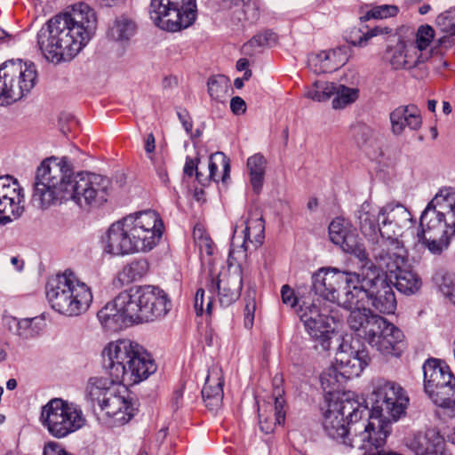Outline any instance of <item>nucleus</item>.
Here are the masks:
<instances>
[{"mask_svg": "<svg viewBox=\"0 0 455 455\" xmlns=\"http://www.w3.org/2000/svg\"><path fill=\"white\" fill-rule=\"evenodd\" d=\"M11 262L16 267V269L21 270L23 268L24 262L17 257H12Z\"/></svg>", "mask_w": 455, "mask_h": 455, "instance_id": "64", "label": "nucleus"}, {"mask_svg": "<svg viewBox=\"0 0 455 455\" xmlns=\"http://www.w3.org/2000/svg\"><path fill=\"white\" fill-rule=\"evenodd\" d=\"M96 27L93 9L79 3L47 21L37 33V44L48 61H68L90 41Z\"/></svg>", "mask_w": 455, "mask_h": 455, "instance_id": "4", "label": "nucleus"}, {"mask_svg": "<svg viewBox=\"0 0 455 455\" xmlns=\"http://www.w3.org/2000/svg\"><path fill=\"white\" fill-rule=\"evenodd\" d=\"M230 284L234 287L228 288V283H223L222 286H215L218 291L219 301L222 307H228L235 302L241 295L242 288H240V283L237 277L229 280Z\"/></svg>", "mask_w": 455, "mask_h": 455, "instance_id": "44", "label": "nucleus"}, {"mask_svg": "<svg viewBox=\"0 0 455 455\" xmlns=\"http://www.w3.org/2000/svg\"><path fill=\"white\" fill-rule=\"evenodd\" d=\"M393 29L388 27L376 26L373 28H371L367 31V33L363 34V36L360 37L357 43L355 44L363 46L365 43L371 37L377 36L379 35H392Z\"/></svg>", "mask_w": 455, "mask_h": 455, "instance_id": "53", "label": "nucleus"}, {"mask_svg": "<svg viewBox=\"0 0 455 455\" xmlns=\"http://www.w3.org/2000/svg\"><path fill=\"white\" fill-rule=\"evenodd\" d=\"M149 14L160 28L171 32L191 26L197 15L196 0H151Z\"/></svg>", "mask_w": 455, "mask_h": 455, "instance_id": "14", "label": "nucleus"}, {"mask_svg": "<svg viewBox=\"0 0 455 455\" xmlns=\"http://www.w3.org/2000/svg\"><path fill=\"white\" fill-rule=\"evenodd\" d=\"M223 385L224 380L221 370L213 367L212 368L205 379L204 386L202 389V397L205 406L209 410H217L222 403L223 399Z\"/></svg>", "mask_w": 455, "mask_h": 455, "instance_id": "30", "label": "nucleus"}, {"mask_svg": "<svg viewBox=\"0 0 455 455\" xmlns=\"http://www.w3.org/2000/svg\"><path fill=\"white\" fill-rule=\"evenodd\" d=\"M330 240L339 245L343 251L350 253L361 261L368 259V253L363 243L349 224L343 218L334 219L329 225Z\"/></svg>", "mask_w": 455, "mask_h": 455, "instance_id": "20", "label": "nucleus"}, {"mask_svg": "<svg viewBox=\"0 0 455 455\" xmlns=\"http://www.w3.org/2000/svg\"><path fill=\"white\" fill-rule=\"evenodd\" d=\"M281 297L283 304L294 307L298 303V299L294 294V291L288 285L284 284L281 289Z\"/></svg>", "mask_w": 455, "mask_h": 455, "instance_id": "57", "label": "nucleus"}, {"mask_svg": "<svg viewBox=\"0 0 455 455\" xmlns=\"http://www.w3.org/2000/svg\"><path fill=\"white\" fill-rule=\"evenodd\" d=\"M398 7L395 5L384 4L373 7L360 19L363 21L371 19H387L388 17H395L398 13Z\"/></svg>", "mask_w": 455, "mask_h": 455, "instance_id": "48", "label": "nucleus"}, {"mask_svg": "<svg viewBox=\"0 0 455 455\" xmlns=\"http://www.w3.org/2000/svg\"><path fill=\"white\" fill-rule=\"evenodd\" d=\"M196 235V233H194ZM196 244L198 245L201 252H205L207 255L213 253V243L208 235H201L199 237L195 236Z\"/></svg>", "mask_w": 455, "mask_h": 455, "instance_id": "56", "label": "nucleus"}, {"mask_svg": "<svg viewBox=\"0 0 455 455\" xmlns=\"http://www.w3.org/2000/svg\"><path fill=\"white\" fill-rule=\"evenodd\" d=\"M283 390L280 387L274 389L272 400L274 405L269 404V411L259 408V424L260 430L265 434L274 431L276 425H283L285 421V401L283 397Z\"/></svg>", "mask_w": 455, "mask_h": 455, "instance_id": "29", "label": "nucleus"}, {"mask_svg": "<svg viewBox=\"0 0 455 455\" xmlns=\"http://www.w3.org/2000/svg\"><path fill=\"white\" fill-rule=\"evenodd\" d=\"M351 136L355 143L367 154L380 150L379 132L364 123H357L351 127Z\"/></svg>", "mask_w": 455, "mask_h": 455, "instance_id": "33", "label": "nucleus"}, {"mask_svg": "<svg viewBox=\"0 0 455 455\" xmlns=\"http://www.w3.org/2000/svg\"><path fill=\"white\" fill-rule=\"evenodd\" d=\"M435 36V31L429 25H421L416 34V41L414 45L418 49V53H422L426 50Z\"/></svg>", "mask_w": 455, "mask_h": 455, "instance_id": "47", "label": "nucleus"}, {"mask_svg": "<svg viewBox=\"0 0 455 455\" xmlns=\"http://www.w3.org/2000/svg\"><path fill=\"white\" fill-rule=\"evenodd\" d=\"M125 291L120 292L114 300L106 304L97 314L102 326L108 331H117L128 323H135Z\"/></svg>", "mask_w": 455, "mask_h": 455, "instance_id": "21", "label": "nucleus"}, {"mask_svg": "<svg viewBox=\"0 0 455 455\" xmlns=\"http://www.w3.org/2000/svg\"><path fill=\"white\" fill-rule=\"evenodd\" d=\"M347 323L384 356L399 357L406 347L403 332L371 309L350 312Z\"/></svg>", "mask_w": 455, "mask_h": 455, "instance_id": "6", "label": "nucleus"}, {"mask_svg": "<svg viewBox=\"0 0 455 455\" xmlns=\"http://www.w3.org/2000/svg\"><path fill=\"white\" fill-rule=\"evenodd\" d=\"M177 116L179 117V120L182 124V126L184 127L185 131L188 134L192 133V128H193V122L192 119L188 114V112L186 109H180L177 111Z\"/></svg>", "mask_w": 455, "mask_h": 455, "instance_id": "59", "label": "nucleus"}, {"mask_svg": "<svg viewBox=\"0 0 455 455\" xmlns=\"http://www.w3.org/2000/svg\"><path fill=\"white\" fill-rule=\"evenodd\" d=\"M124 219L137 251H149L160 242L164 226L156 212L148 210Z\"/></svg>", "mask_w": 455, "mask_h": 455, "instance_id": "16", "label": "nucleus"}, {"mask_svg": "<svg viewBox=\"0 0 455 455\" xmlns=\"http://www.w3.org/2000/svg\"><path fill=\"white\" fill-rule=\"evenodd\" d=\"M436 24L443 32L451 36L455 35V9H450L438 15Z\"/></svg>", "mask_w": 455, "mask_h": 455, "instance_id": "50", "label": "nucleus"}, {"mask_svg": "<svg viewBox=\"0 0 455 455\" xmlns=\"http://www.w3.org/2000/svg\"><path fill=\"white\" fill-rule=\"evenodd\" d=\"M40 422L52 436L61 439L85 426L86 418L78 404L52 398L42 407Z\"/></svg>", "mask_w": 455, "mask_h": 455, "instance_id": "11", "label": "nucleus"}, {"mask_svg": "<svg viewBox=\"0 0 455 455\" xmlns=\"http://www.w3.org/2000/svg\"><path fill=\"white\" fill-rule=\"evenodd\" d=\"M369 361L366 350L355 348L343 339L336 352L335 365L329 367L321 374L322 387L330 395L339 391L347 379L358 377Z\"/></svg>", "mask_w": 455, "mask_h": 455, "instance_id": "10", "label": "nucleus"}, {"mask_svg": "<svg viewBox=\"0 0 455 455\" xmlns=\"http://www.w3.org/2000/svg\"><path fill=\"white\" fill-rule=\"evenodd\" d=\"M149 266L146 259H136L124 266L116 275V281L121 286L141 279L148 271Z\"/></svg>", "mask_w": 455, "mask_h": 455, "instance_id": "37", "label": "nucleus"}, {"mask_svg": "<svg viewBox=\"0 0 455 455\" xmlns=\"http://www.w3.org/2000/svg\"><path fill=\"white\" fill-rule=\"evenodd\" d=\"M245 228L243 230V238L241 244H236L235 235L231 241L228 261L230 265L243 261L247 258L248 243H251L254 248L260 246L264 240L265 222L263 218H250L245 221Z\"/></svg>", "mask_w": 455, "mask_h": 455, "instance_id": "22", "label": "nucleus"}, {"mask_svg": "<svg viewBox=\"0 0 455 455\" xmlns=\"http://www.w3.org/2000/svg\"><path fill=\"white\" fill-rule=\"evenodd\" d=\"M360 276L355 272L322 267L312 275V291L351 311L355 307V291L360 283Z\"/></svg>", "mask_w": 455, "mask_h": 455, "instance_id": "8", "label": "nucleus"}, {"mask_svg": "<svg viewBox=\"0 0 455 455\" xmlns=\"http://www.w3.org/2000/svg\"><path fill=\"white\" fill-rule=\"evenodd\" d=\"M24 196L19 183L9 176L0 177V223L7 224L21 216Z\"/></svg>", "mask_w": 455, "mask_h": 455, "instance_id": "19", "label": "nucleus"}, {"mask_svg": "<svg viewBox=\"0 0 455 455\" xmlns=\"http://www.w3.org/2000/svg\"><path fill=\"white\" fill-rule=\"evenodd\" d=\"M37 72L32 62L7 60L0 66V106L20 100L36 85Z\"/></svg>", "mask_w": 455, "mask_h": 455, "instance_id": "12", "label": "nucleus"}, {"mask_svg": "<svg viewBox=\"0 0 455 455\" xmlns=\"http://www.w3.org/2000/svg\"><path fill=\"white\" fill-rule=\"evenodd\" d=\"M383 217L380 236L398 237L403 228L411 224V212L402 204H387L379 208Z\"/></svg>", "mask_w": 455, "mask_h": 455, "instance_id": "24", "label": "nucleus"}, {"mask_svg": "<svg viewBox=\"0 0 455 455\" xmlns=\"http://www.w3.org/2000/svg\"><path fill=\"white\" fill-rule=\"evenodd\" d=\"M243 261H240L239 263H234L233 265H230L228 262V267H233L235 265H237V267L234 271L228 270L227 272L220 273L218 275V278L216 281L212 280L210 290H215V286H222L223 283H228L226 287L231 288L234 287L233 284H230L229 280L235 278V276L238 279V282L240 283V288H243V271L241 267V263Z\"/></svg>", "mask_w": 455, "mask_h": 455, "instance_id": "45", "label": "nucleus"}, {"mask_svg": "<svg viewBox=\"0 0 455 455\" xmlns=\"http://www.w3.org/2000/svg\"><path fill=\"white\" fill-rule=\"evenodd\" d=\"M336 84L326 81H315L306 92V97L317 102L328 100L334 96Z\"/></svg>", "mask_w": 455, "mask_h": 455, "instance_id": "42", "label": "nucleus"}, {"mask_svg": "<svg viewBox=\"0 0 455 455\" xmlns=\"http://www.w3.org/2000/svg\"><path fill=\"white\" fill-rule=\"evenodd\" d=\"M424 390L438 406H455V377L441 360L431 358L423 364Z\"/></svg>", "mask_w": 455, "mask_h": 455, "instance_id": "15", "label": "nucleus"}, {"mask_svg": "<svg viewBox=\"0 0 455 455\" xmlns=\"http://www.w3.org/2000/svg\"><path fill=\"white\" fill-rule=\"evenodd\" d=\"M230 108L235 115H242L246 111L245 101L239 96L233 97L230 101Z\"/></svg>", "mask_w": 455, "mask_h": 455, "instance_id": "60", "label": "nucleus"}, {"mask_svg": "<svg viewBox=\"0 0 455 455\" xmlns=\"http://www.w3.org/2000/svg\"><path fill=\"white\" fill-rule=\"evenodd\" d=\"M323 324L316 323L311 326L313 330H306L309 336L315 342V347H320L323 351H327L331 347V336L334 333V328L331 323L333 318L331 316L323 317Z\"/></svg>", "mask_w": 455, "mask_h": 455, "instance_id": "36", "label": "nucleus"}, {"mask_svg": "<svg viewBox=\"0 0 455 455\" xmlns=\"http://www.w3.org/2000/svg\"><path fill=\"white\" fill-rule=\"evenodd\" d=\"M323 427L331 438L349 448H357L356 445H353L355 443L354 432L350 431L348 422L346 424L339 412L332 410L328 404L323 412Z\"/></svg>", "mask_w": 455, "mask_h": 455, "instance_id": "27", "label": "nucleus"}, {"mask_svg": "<svg viewBox=\"0 0 455 455\" xmlns=\"http://www.w3.org/2000/svg\"><path fill=\"white\" fill-rule=\"evenodd\" d=\"M104 243L105 251L113 255H124L137 251L132 236L128 234L124 219L110 226Z\"/></svg>", "mask_w": 455, "mask_h": 455, "instance_id": "26", "label": "nucleus"}, {"mask_svg": "<svg viewBox=\"0 0 455 455\" xmlns=\"http://www.w3.org/2000/svg\"><path fill=\"white\" fill-rule=\"evenodd\" d=\"M353 396L349 393L343 394L327 404L347 419L350 431L354 432V445L357 449L371 450L383 446L391 433V423L405 413L409 403L405 391L395 382L377 383L367 400L371 410Z\"/></svg>", "mask_w": 455, "mask_h": 455, "instance_id": "1", "label": "nucleus"}, {"mask_svg": "<svg viewBox=\"0 0 455 455\" xmlns=\"http://www.w3.org/2000/svg\"><path fill=\"white\" fill-rule=\"evenodd\" d=\"M366 274L360 276V283L355 291L354 310L370 309L371 306L381 314L390 315L396 309V299L387 275H380L372 264Z\"/></svg>", "mask_w": 455, "mask_h": 455, "instance_id": "9", "label": "nucleus"}, {"mask_svg": "<svg viewBox=\"0 0 455 455\" xmlns=\"http://www.w3.org/2000/svg\"><path fill=\"white\" fill-rule=\"evenodd\" d=\"M276 42V35L271 30H265L263 33L254 36L247 44L251 46H265L271 45Z\"/></svg>", "mask_w": 455, "mask_h": 455, "instance_id": "51", "label": "nucleus"}, {"mask_svg": "<svg viewBox=\"0 0 455 455\" xmlns=\"http://www.w3.org/2000/svg\"><path fill=\"white\" fill-rule=\"evenodd\" d=\"M103 365L110 379L92 377L85 387V399L99 407L107 392L116 384L134 385L147 379L156 371L152 355L139 343L128 339L110 342L102 351Z\"/></svg>", "mask_w": 455, "mask_h": 455, "instance_id": "3", "label": "nucleus"}, {"mask_svg": "<svg viewBox=\"0 0 455 455\" xmlns=\"http://www.w3.org/2000/svg\"><path fill=\"white\" fill-rule=\"evenodd\" d=\"M361 232L367 237L374 239L380 235L382 222L379 223V208L365 201L355 213Z\"/></svg>", "mask_w": 455, "mask_h": 455, "instance_id": "32", "label": "nucleus"}, {"mask_svg": "<svg viewBox=\"0 0 455 455\" xmlns=\"http://www.w3.org/2000/svg\"><path fill=\"white\" fill-rule=\"evenodd\" d=\"M249 67V60L247 59H240L236 62V68L239 71L247 70Z\"/></svg>", "mask_w": 455, "mask_h": 455, "instance_id": "63", "label": "nucleus"}, {"mask_svg": "<svg viewBox=\"0 0 455 455\" xmlns=\"http://www.w3.org/2000/svg\"><path fill=\"white\" fill-rule=\"evenodd\" d=\"M418 241L433 255L448 250L455 236V190L443 188L428 203L420 216Z\"/></svg>", "mask_w": 455, "mask_h": 455, "instance_id": "5", "label": "nucleus"}, {"mask_svg": "<svg viewBox=\"0 0 455 455\" xmlns=\"http://www.w3.org/2000/svg\"><path fill=\"white\" fill-rule=\"evenodd\" d=\"M392 278H395L394 284L396 289L406 295L414 294L417 292L421 285L422 282L420 277L409 267H403L394 271L393 275H387V280L393 283Z\"/></svg>", "mask_w": 455, "mask_h": 455, "instance_id": "34", "label": "nucleus"}, {"mask_svg": "<svg viewBox=\"0 0 455 455\" xmlns=\"http://www.w3.org/2000/svg\"><path fill=\"white\" fill-rule=\"evenodd\" d=\"M46 298L56 312L67 316H78L88 310L93 297L85 283L71 270H66L49 280Z\"/></svg>", "mask_w": 455, "mask_h": 455, "instance_id": "7", "label": "nucleus"}, {"mask_svg": "<svg viewBox=\"0 0 455 455\" xmlns=\"http://www.w3.org/2000/svg\"><path fill=\"white\" fill-rule=\"evenodd\" d=\"M437 283L441 292L444 296L446 294H452L451 291L455 286V275L452 273H444Z\"/></svg>", "mask_w": 455, "mask_h": 455, "instance_id": "54", "label": "nucleus"}, {"mask_svg": "<svg viewBox=\"0 0 455 455\" xmlns=\"http://www.w3.org/2000/svg\"><path fill=\"white\" fill-rule=\"evenodd\" d=\"M228 78L224 76L211 78L208 82V92L212 99L222 100L228 93Z\"/></svg>", "mask_w": 455, "mask_h": 455, "instance_id": "46", "label": "nucleus"}, {"mask_svg": "<svg viewBox=\"0 0 455 455\" xmlns=\"http://www.w3.org/2000/svg\"><path fill=\"white\" fill-rule=\"evenodd\" d=\"M266 166L267 160L261 154H255L247 159V168L250 173L251 184L256 194L261 191Z\"/></svg>", "mask_w": 455, "mask_h": 455, "instance_id": "39", "label": "nucleus"}, {"mask_svg": "<svg viewBox=\"0 0 455 455\" xmlns=\"http://www.w3.org/2000/svg\"><path fill=\"white\" fill-rule=\"evenodd\" d=\"M137 32L136 22L127 15L116 17L109 28V36L119 42L129 41Z\"/></svg>", "mask_w": 455, "mask_h": 455, "instance_id": "38", "label": "nucleus"}, {"mask_svg": "<svg viewBox=\"0 0 455 455\" xmlns=\"http://www.w3.org/2000/svg\"><path fill=\"white\" fill-rule=\"evenodd\" d=\"M196 162L190 158L187 157L185 166H184V173L189 177H192L194 172H196V177L199 183L205 185L207 181L206 178H204V174L197 169Z\"/></svg>", "mask_w": 455, "mask_h": 455, "instance_id": "55", "label": "nucleus"}, {"mask_svg": "<svg viewBox=\"0 0 455 455\" xmlns=\"http://www.w3.org/2000/svg\"><path fill=\"white\" fill-rule=\"evenodd\" d=\"M387 58L395 70L411 69L424 63L428 56L418 53V49L413 43L399 39L395 46L387 49Z\"/></svg>", "mask_w": 455, "mask_h": 455, "instance_id": "23", "label": "nucleus"}, {"mask_svg": "<svg viewBox=\"0 0 455 455\" xmlns=\"http://www.w3.org/2000/svg\"><path fill=\"white\" fill-rule=\"evenodd\" d=\"M38 318H25L18 322L17 333L23 339L32 338L39 333Z\"/></svg>", "mask_w": 455, "mask_h": 455, "instance_id": "49", "label": "nucleus"}, {"mask_svg": "<svg viewBox=\"0 0 455 455\" xmlns=\"http://www.w3.org/2000/svg\"><path fill=\"white\" fill-rule=\"evenodd\" d=\"M204 289H198L195 296V308L197 314H202L204 311Z\"/></svg>", "mask_w": 455, "mask_h": 455, "instance_id": "61", "label": "nucleus"}, {"mask_svg": "<svg viewBox=\"0 0 455 455\" xmlns=\"http://www.w3.org/2000/svg\"><path fill=\"white\" fill-rule=\"evenodd\" d=\"M127 384H116L107 392L105 400L100 409L114 425H124L129 422L137 411L136 403L131 396Z\"/></svg>", "mask_w": 455, "mask_h": 455, "instance_id": "17", "label": "nucleus"}, {"mask_svg": "<svg viewBox=\"0 0 455 455\" xmlns=\"http://www.w3.org/2000/svg\"><path fill=\"white\" fill-rule=\"evenodd\" d=\"M208 169L209 175H204L207 181L219 182L221 180L226 183L230 177V160L224 153L216 152L212 154L209 158Z\"/></svg>", "mask_w": 455, "mask_h": 455, "instance_id": "35", "label": "nucleus"}, {"mask_svg": "<svg viewBox=\"0 0 455 455\" xmlns=\"http://www.w3.org/2000/svg\"><path fill=\"white\" fill-rule=\"evenodd\" d=\"M111 181L89 172H73L67 157H49L37 167L31 202L39 209L74 200L80 206H100L107 202Z\"/></svg>", "mask_w": 455, "mask_h": 455, "instance_id": "2", "label": "nucleus"}, {"mask_svg": "<svg viewBox=\"0 0 455 455\" xmlns=\"http://www.w3.org/2000/svg\"><path fill=\"white\" fill-rule=\"evenodd\" d=\"M62 446L53 441L48 442L44 448V455H68Z\"/></svg>", "mask_w": 455, "mask_h": 455, "instance_id": "58", "label": "nucleus"}, {"mask_svg": "<svg viewBox=\"0 0 455 455\" xmlns=\"http://www.w3.org/2000/svg\"><path fill=\"white\" fill-rule=\"evenodd\" d=\"M130 313L135 323L153 322L164 317L172 304L167 294L154 285L132 287L125 291Z\"/></svg>", "mask_w": 455, "mask_h": 455, "instance_id": "13", "label": "nucleus"}, {"mask_svg": "<svg viewBox=\"0 0 455 455\" xmlns=\"http://www.w3.org/2000/svg\"><path fill=\"white\" fill-rule=\"evenodd\" d=\"M334 95L335 98L332 100L333 108H344L358 99L359 90L336 84V92Z\"/></svg>", "mask_w": 455, "mask_h": 455, "instance_id": "43", "label": "nucleus"}, {"mask_svg": "<svg viewBox=\"0 0 455 455\" xmlns=\"http://www.w3.org/2000/svg\"><path fill=\"white\" fill-rule=\"evenodd\" d=\"M389 120L395 136H401L406 127L418 131L422 126L420 111L415 105L399 106L389 114Z\"/></svg>", "mask_w": 455, "mask_h": 455, "instance_id": "28", "label": "nucleus"}, {"mask_svg": "<svg viewBox=\"0 0 455 455\" xmlns=\"http://www.w3.org/2000/svg\"><path fill=\"white\" fill-rule=\"evenodd\" d=\"M246 304L244 307V325L246 328H251L254 320V313L256 310V301L254 297L248 294L245 298Z\"/></svg>", "mask_w": 455, "mask_h": 455, "instance_id": "52", "label": "nucleus"}, {"mask_svg": "<svg viewBox=\"0 0 455 455\" xmlns=\"http://www.w3.org/2000/svg\"><path fill=\"white\" fill-rule=\"evenodd\" d=\"M145 151L148 154V157L152 159L151 154L154 153L156 148V140L153 133H149L147 138L145 139V146H144Z\"/></svg>", "mask_w": 455, "mask_h": 455, "instance_id": "62", "label": "nucleus"}, {"mask_svg": "<svg viewBox=\"0 0 455 455\" xmlns=\"http://www.w3.org/2000/svg\"><path fill=\"white\" fill-rule=\"evenodd\" d=\"M233 8H235L232 12L233 19L239 22L253 24L259 18V9L254 1L240 0L237 3H232V7L228 10Z\"/></svg>", "mask_w": 455, "mask_h": 455, "instance_id": "41", "label": "nucleus"}, {"mask_svg": "<svg viewBox=\"0 0 455 455\" xmlns=\"http://www.w3.org/2000/svg\"><path fill=\"white\" fill-rule=\"evenodd\" d=\"M348 60V48L338 47L308 56V68L316 74L330 73L339 69Z\"/></svg>", "mask_w": 455, "mask_h": 455, "instance_id": "25", "label": "nucleus"}, {"mask_svg": "<svg viewBox=\"0 0 455 455\" xmlns=\"http://www.w3.org/2000/svg\"><path fill=\"white\" fill-rule=\"evenodd\" d=\"M379 246L374 249V258L379 267L391 276L394 271L406 267L408 251L398 237L381 236Z\"/></svg>", "mask_w": 455, "mask_h": 455, "instance_id": "18", "label": "nucleus"}, {"mask_svg": "<svg viewBox=\"0 0 455 455\" xmlns=\"http://www.w3.org/2000/svg\"><path fill=\"white\" fill-rule=\"evenodd\" d=\"M444 439L436 429L430 428L424 433H418L411 448L416 455H437L443 453Z\"/></svg>", "mask_w": 455, "mask_h": 455, "instance_id": "31", "label": "nucleus"}, {"mask_svg": "<svg viewBox=\"0 0 455 455\" xmlns=\"http://www.w3.org/2000/svg\"><path fill=\"white\" fill-rule=\"evenodd\" d=\"M297 314L303 323L305 330H313L311 326H315L314 324L316 323L323 324V320L322 319L329 316L327 314L323 313L319 306L314 301H303L299 305Z\"/></svg>", "mask_w": 455, "mask_h": 455, "instance_id": "40", "label": "nucleus"}]
</instances>
